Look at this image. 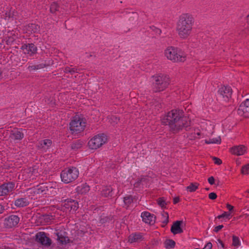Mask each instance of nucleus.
<instances>
[{"mask_svg": "<svg viewBox=\"0 0 249 249\" xmlns=\"http://www.w3.org/2000/svg\"><path fill=\"white\" fill-rule=\"evenodd\" d=\"M70 129L72 133H78L83 131L86 126V122L83 118L76 115L70 123Z\"/></svg>", "mask_w": 249, "mask_h": 249, "instance_id": "obj_7", "label": "nucleus"}, {"mask_svg": "<svg viewBox=\"0 0 249 249\" xmlns=\"http://www.w3.org/2000/svg\"><path fill=\"white\" fill-rule=\"evenodd\" d=\"M226 207L230 211H231L233 209V207L228 203L227 204Z\"/></svg>", "mask_w": 249, "mask_h": 249, "instance_id": "obj_45", "label": "nucleus"}, {"mask_svg": "<svg viewBox=\"0 0 249 249\" xmlns=\"http://www.w3.org/2000/svg\"><path fill=\"white\" fill-rule=\"evenodd\" d=\"M38 175V166L36 165L32 167L24 169L21 175V178L28 180H34Z\"/></svg>", "mask_w": 249, "mask_h": 249, "instance_id": "obj_9", "label": "nucleus"}, {"mask_svg": "<svg viewBox=\"0 0 249 249\" xmlns=\"http://www.w3.org/2000/svg\"><path fill=\"white\" fill-rule=\"evenodd\" d=\"M29 28L32 29V31L34 33H36L39 30V27L37 25L32 24L29 26Z\"/></svg>", "mask_w": 249, "mask_h": 249, "instance_id": "obj_38", "label": "nucleus"}, {"mask_svg": "<svg viewBox=\"0 0 249 249\" xmlns=\"http://www.w3.org/2000/svg\"><path fill=\"white\" fill-rule=\"evenodd\" d=\"M19 221V218L17 215H11L4 219L3 224L6 228H12L17 226Z\"/></svg>", "mask_w": 249, "mask_h": 249, "instance_id": "obj_10", "label": "nucleus"}, {"mask_svg": "<svg viewBox=\"0 0 249 249\" xmlns=\"http://www.w3.org/2000/svg\"><path fill=\"white\" fill-rule=\"evenodd\" d=\"M217 241L220 244V245H221L223 249H224L225 248V246H224V244L223 243V242L220 239H219L217 240Z\"/></svg>", "mask_w": 249, "mask_h": 249, "instance_id": "obj_49", "label": "nucleus"}, {"mask_svg": "<svg viewBox=\"0 0 249 249\" xmlns=\"http://www.w3.org/2000/svg\"><path fill=\"white\" fill-rule=\"evenodd\" d=\"M79 176V171L76 168L71 167L62 171L61 178L63 182L69 183L74 181Z\"/></svg>", "mask_w": 249, "mask_h": 249, "instance_id": "obj_6", "label": "nucleus"}, {"mask_svg": "<svg viewBox=\"0 0 249 249\" xmlns=\"http://www.w3.org/2000/svg\"><path fill=\"white\" fill-rule=\"evenodd\" d=\"M65 206L67 208H71V210L76 211L78 208V203L74 200L68 201L65 204Z\"/></svg>", "mask_w": 249, "mask_h": 249, "instance_id": "obj_24", "label": "nucleus"}, {"mask_svg": "<svg viewBox=\"0 0 249 249\" xmlns=\"http://www.w3.org/2000/svg\"><path fill=\"white\" fill-rule=\"evenodd\" d=\"M209 198L212 200H214L217 198V195L215 193H211L209 194Z\"/></svg>", "mask_w": 249, "mask_h": 249, "instance_id": "obj_40", "label": "nucleus"}, {"mask_svg": "<svg viewBox=\"0 0 249 249\" xmlns=\"http://www.w3.org/2000/svg\"><path fill=\"white\" fill-rule=\"evenodd\" d=\"M241 173L243 175L249 174V164L244 165L242 167Z\"/></svg>", "mask_w": 249, "mask_h": 249, "instance_id": "obj_36", "label": "nucleus"}, {"mask_svg": "<svg viewBox=\"0 0 249 249\" xmlns=\"http://www.w3.org/2000/svg\"><path fill=\"white\" fill-rule=\"evenodd\" d=\"M77 69L76 68H71L70 73H71V74H73V73L77 72Z\"/></svg>", "mask_w": 249, "mask_h": 249, "instance_id": "obj_46", "label": "nucleus"}, {"mask_svg": "<svg viewBox=\"0 0 249 249\" xmlns=\"http://www.w3.org/2000/svg\"><path fill=\"white\" fill-rule=\"evenodd\" d=\"M15 184L13 182L5 183L0 186V196H5L15 189Z\"/></svg>", "mask_w": 249, "mask_h": 249, "instance_id": "obj_11", "label": "nucleus"}, {"mask_svg": "<svg viewBox=\"0 0 249 249\" xmlns=\"http://www.w3.org/2000/svg\"><path fill=\"white\" fill-rule=\"evenodd\" d=\"M48 191V187L45 183L40 184L33 189V192L36 194H46Z\"/></svg>", "mask_w": 249, "mask_h": 249, "instance_id": "obj_19", "label": "nucleus"}, {"mask_svg": "<svg viewBox=\"0 0 249 249\" xmlns=\"http://www.w3.org/2000/svg\"><path fill=\"white\" fill-rule=\"evenodd\" d=\"M162 217L163 218V219L162 220V227H164L165 225H167V224L168 223L169 221V216L168 214L167 213H164L162 214Z\"/></svg>", "mask_w": 249, "mask_h": 249, "instance_id": "obj_34", "label": "nucleus"}, {"mask_svg": "<svg viewBox=\"0 0 249 249\" xmlns=\"http://www.w3.org/2000/svg\"><path fill=\"white\" fill-rule=\"evenodd\" d=\"M70 70H71V68L70 67H66L65 68L64 71L65 73H70Z\"/></svg>", "mask_w": 249, "mask_h": 249, "instance_id": "obj_48", "label": "nucleus"}, {"mask_svg": "<svg viewBox=\"0 0 249 249\" xmlns=\"http://www.w3.org/2000/svg\"><path fill=\"white\" fill-rule=\"evenodd\" d=\"M205 143L207 144L210 143H220L221 138L220 137H218L215 139H209V140H205Z\"/></svg>", "mask_w": 249, "mask_h": 249, "instance_id": "obj_32", "label": "nucleus"}, {"mask_svg": "<svg viewBox=\"0 0 249 249\" xmlns=\"http://www.w3.org/2000/svg\"><path fill=\"white\" fill-rule=\"evenodd\" d=\"M247 150V147L244 145H235L230 149V152L236 156H241L245 154Z\"/></svg>", "mask_w": 249, "mask_h": 249, "instance_id": "obj_14", "label": "nucleus"}, {"mask_svg": "<svg viewBox=\"0 0 249 249\" xmlns=\"http://www.w3.org/2000/svg\"><path fill=\"white\" fill-rule=\"evenodd\" d=\"M112 191L113 189L111 186H104L101 191V195L105 197H111Z\"/></svg>", "mask_w": 249, "mask_h": 249, "instance_id": "obj_20", "label": "nucleus"}, {"mask_svg": "<svg viewBox=\"0 0 249 249\" xmlns=\"http://www.w3.org/2000/svg\"><path fill=\"white\" fill-rule=\"evenodd\" d=\"M214 178L213 177H211L208 179V181L211 185H213L214 183Z\"/></svg>", "mask_w": 249, "mask_h": 249, "instance_id": "obj_44", "label": "nucleus"}, {"mask_svg": "<svg viewBox=\"0 0 249 249\" xmlns=\"http://www.w3.org/2000/svg\"><path fill=\"white\" fill-rule=\"evenodd\" d=\"M199 185V184L197 182L191 183L190 184L186 187V190L190 192H194L198 188Z\"/></svg>", "mask_w": 249, "mask_h": 249, "instance_id": "obj_28", "label": "nucleus"}, {"mask_svg": "<svg viewBox=\"0 0 249 249\" xmlns=\"http://www.w3.org/2000/svg\"><path fill=\"white\" fill-rule=\"evenodd\" d=\"M142 239V236L141 233L131 234L128 237V241L131 243L140 241Z\"/></svg>", "mask_w": 249, "mask_h": 249, "instance_id": "obj_22", "label": "nucleus"}, {"mask_svg": "<svg viewBox=\"0 0 249 249\" xmlns=\"http://www.w3.org/2000/svg\"><path fill=\"white\" fill-rule=\"evenodd\" d=\"M179 201V197H176L174 198L173 202L174 204H176L178 203Z\"/></svg>", "mask_w": 249, "mask_h": 249, "instance_id": "obj_47", "label": "nucleus"}, {"mask_svg": "<svg viewBox=\"0 0 249 249\" xmlns=\"http://www.w3.org/2000/svg\"><path fill=\"white\" fill-rule=\"evenodd\" d=\"M77 190L79 193L86 194L89 191V186L86 183L83 184L81 186H78Z\"/></svg>", "mask_w": 249, "mask_h": 249, "instance_id": "obj_26", "label": "nucleus"}, {"mask_svg": "<svg viewBox=\"0 0 249 249\" xmlns=\"http://www.w3.org/2000/svg\"><path fill=\"white\" fill-rule=\"evenodd\" d=\"M196 134L198 135V136H200V132L199 131H197L196 132Z\"/></svg>", "mask_w": 249, "mask_h": 249, "instance_id": "obj_53", "label": "nucleus"}, {"mask_svg": "<svg viewBox=\"0 0 249 249\" xmlns=\"http://www.w3.org/2000/svg\"><path fill=\"white\" fill-rule=\"evenodd\" d=\"M4 211V207L1 205H0V214L2 213Z\"/></svg>", "mask_w": 249, "mask_h": 249, "instance_id": "obj_50", "label": "nucleus"}, {"mask_svg": "<svg viewBox=\"0 0 249 249\" xmlns=\"http://www.w3.org/2000/svg\"><path fill=\"white\" fill-rule=\"evenodd\" d=\"M205 190L208 191V190H209V188H205Z\"/></svg>", "mask_w": 249, "mask_h": 249, "instance_id": "obj_54", "label": "nucleus"}, {"mask_svg": "<svg viewBox=\"0 0 249 249\" xmlns=\"http://www.w3.org/2000/svg\"><path fill=\"white\" fill-rule=\"evenodd\" d=\"M132 14H136V13H135V12H132Z\"/></svg>", "mask_w": 249, "mask_h": 249, "instance_id": "obj_55", "label": "nucleus"}, {"mask_svg": "<svg viewBox=\"0 0 249 249\" xmlns=\"http://www.w3.org/2000/svg\"><path fill=\"white\" fill-rule=\"evenodd\" d=\"M24 137V134L21 130L18 128H14L11 132L10 138L13 140H21Z\"/></svg>", "mask_w": 249, "mask_h": 249, "instance_id": "obj_17", "label": "nucleus"}, {"mask_svg": "<svg viewBox=\"0 0 249 249\" xmlns=\"http://www.w3.org/2000/svg\"><path fill=\"white\" fill-rule=\"evenodd\" d=\"M153 91L155 92L164 90L170 84L169 77L162 73H157L151 77Z\"/></svg>", "mask_w": 249, "mask_h": 249, "instance_id": "obj_3", "label": "nucleus"}, {"mask_svg": "<svg viewBox=\"0 0 249 249\" xmlns=\"http://www.w3.org/2000/svg\"><path fill=\"white\" fill-rule=\"evenodd\" d=\"M123 13L124 14H127V13H129L130 12L128 11V9H124Z\"/></svg>", "mask_w": 249, "mask_h": 249, "instance_id": "obj_51", "label": "nucleus"}, {"mask_svg": "<svg viewBox=\"0 0 249 249\" xmlns=\"http://www.w3.org/2000/svg\"><path fill=\"white\" fill-rule=\"evenodd\" d=\"M36 241L47 247L50 246L52 244L51 239L43 232H39L36 234Z\"/></svg>", "mask_w": 249, "mask_h": 249, "instance_id": "obj_13", "label": "nucleus"}, {"mask_svg": "<svg viewBox=\"0 0 249 249\" xmlns=\"http://www.w3.org/2000/svg\"><path fill=\"white\" fill-rule=\"evenodd\" d=\"M247 192L249 193V190H248Z\"/></svg>", "mask_w": 249, "mask_h": 249, "instance_id": "obj_56", "label": "nucleus"}, {"mask_svg": "<svg viewBox=\"0 0 249 249\" xmlns=\"http://www.w3.org/2000/svg\"><path fill=\"white\" fill-rule=\"evenodd\" d=\"M84 144V142L80 141L77 140L73 142L71 144V148L73 150H76L81 148Z\"/></svg>", "mask_w": 249, "mask_h": 249, "instance_id": "obj_27", "label": "nucleus"}, {"mask_svg": "<svg viewBox=\"0 0 249 249\" xmlns=\"http://www.w3.org/2000/svg\"><path fill=\"white\" fill-rule=\"evenodd\" d=\"M212 244L211 242H208L202 249H211L212 248Z\"/></svg>", "mask_w": 249, "mask_h": 249, "instance_id": "obj_42", "label": "nucleus"}, {"mask_svg": "<svg viewBox=\"0 0 249 249\" xmlns=\"http://www.w3.org/2000/svg\"><path fill=\"white\" fill-rule=\"evenodd\" d=\"M183 224L182 221H176L174 222L171 228V231L174 234L180 233L183 232V230L181 228V224Z\"/></svg>", "mask_w": 249, "mask_h": 249, "instance_id": "obj_18", "label": "nucleus"}, {"mask_svg": "<svg viewBox=\"0 0 249 249\" xmlns=\"http://www.w3.org/2000/svg\"><path fill=\"white\" fill-rule=\"evenodd\" d=\"M29 204V202L26 198H21L17 199L15 202V205L18 207H23L27 206Z\"/></svg>", "mask_w": 249, "mask_h": 249, "instance_id": "obj_25", "label": "nucleus"}, {"mask_svg": "<svg viewBox=\"0 0 249 249\" xmlns=\"http://www.w3.org/2000/svg\"><path fill=\"white\" fill-rule=\"evenodd\" d=\"M165 57L173 63L182 62L185 61L186 56L185 53L177 47L168 46L164 51Z\"/></svg>", "mask_w": 249, "mask_h": 249, "instance_id": "obj_4", "label": "nucleus"}, {"mask_svg": "<svg viewBox=\"0 0 249 249\" xmlns=\"http://www.w3.org/2000/svg\"><path fill=\"white\" fill-rule=\"evenodd\" d=\"M213 160L214 161V163L216 164L220 165L222 163L221 160L218 158L213 157Z\"/></svg>", "mask_w": 249, "mask_h": 249, "instance_id": "obj_39", "label": "nucleus"}, {"mask_svg": "<svg viewBox=\"0 0 249 249\" xmlns=\"http://www.w3.org/2000/svg\"><path fill=\"white\" fill-rule=\"evenodd\" d=\"M58 9L59 6L56 3L53 2L51 4L50 10L52 13H55L56 11L58 10Z\"/></svg>", "mask_w": 249, "mask_h": 249, "instance_id": "obj_33", "label": "nucleus"}, {"mask_svg": "<svg viewBox=\"0 0 249 249\" xmlns=\"http://www.w3.org/2000/svg\"><path fill=\"white\" fill-rule=\"evenodd\" d=\"M133 199L131 196H126L124 197V202L126 207H128L129 205L132 202Z\"/></svg>", "mask_w": 249, "mask_h": 249, "instance_id": "obj_35", "label": "nucleus"}, {"mask_svg": "<svg viewBox=\"0 0 249 249\" xmlns=\"http://www.w3.org/2000/svg\"><path fill=\"white\" fill-rule=\"evenodd\" d=\"M52 141L49 139H45L40 142L38 147L46 149H48L52 144Z\"/></svg>", "mask_w": 249, "mask_h": 249, "instance_id": "obj_23", "label": "nucleus"}, {"mask_svg": "<svg viewBox=\"0 0 249 249\" xmlns=\"http://www.w3.org/2000/svg\"><path fill=\"white\" fill-rule=\"evenodd\" d=\"M57 240L62 244H66L69 242V239L68 237L63 236L60 233H57Z\"/></svg>", "mask_w": 249, "mask_h": 249, "instance_id": "obj_29", "label": "nucleus"}, {"mask_svg": "<svg viewBox=\"0 0 249 249\" xmlns=\"http://www.w3.org/2000/svg\"><path fill=\"white\" fill-rule=\"evenodd\" d=\"M162 123L169 125L170 130L173 133H178L185 129L187 131L190 129L191 121L184 116L182 110L173 109L161 120Z\"/></svg>", "mask_w": 249, "mask_h": 249, "instance_id": "obj_1", "label": "nucleus"}, {"mask_svg": "<svg viewBox=\"0 0 249 249\" xmlns=\"http://www.w3.org/2000/svg\"><path fill=\"white\" fill-rule=\"evenodd\" d=\"M53 64V61L51 60H49L48 62L47 63L45 62V63H42L40 64L37 65H35V66H29L28 68L29 70L30 71H33V70H36L40 69H42L45 67L50 66Z\"/></svg>", "mask_w": 249, "mask_h": 249, "instance_id": "obj_21", "label": "nucleus"}, {"mask_svg": "<svg viewBox=\"0 0 249 249\" xmlns=\"http://www.w3.org/2000/svg\"><path fill=\"white\" fill-rule=\"evenodd\" d=\"M230 213H228L227 212H224L222 214L217 216V218L218 219H220L225 217H228L230 216Z\"/></svg>", "mask_w": 249, "mask_h": 249, "instance_id": "obj_41", "label": "nucleus"}, {"mask_svg": "<svg viewBox=\"0 0 249 249\" xmlns=\"http://www.w3.org/2000/svg\"><path fill=\"white\" fill-rule=\"evenodd\" d=\"M232 246L235 248H238L240 245V242L239 237L235 235H233L232 236Z\"/></svg>", "mask_w": 249, "mask_h": 249, "instance_id": "obj_31", "label": "nucleus"}, {"mask_svg": "<svg viewBox=\"0 0 249 249\" xmlns=\"http://www.w3.org/2000/svg\"><path fill=\"white\" fill-rule=\"evenodd\" d=\"M223 227V225H221L217 226H216L214 229V231L216 232L219 231L220 230H221Z\"/></svg>", "mask_w": 249, "mask_h": 249, "instance_id": "obj_43", "label": "nucleus"}, {"mask_svg": "<svg viewBox=\"0 0 249 249\" xmlns=\"http://www.w3.org/2000/svg\"><path fill=\"white\" fill-rule=\"evenodd\" d=\"M107 141V137L104 134H98L93 137L88 143L90 148L92 149H96Z\"/></svg>", "mask_w": 249, "mask_h": 249, "instance_id": "obj_8", "label": "nucleus"}, {"mask_svg": "<svg viewBox=\"0 0 249 249\" xmlns=\"http://www.w3.org/2000/svg\"><path fill=\"white\" fill-rule=\"evenodd\" d=\"M23 53L25 54L32 56L36 53L37 48L34 44H24L21 47Z\"/></svg>", "mask_w": 249, "mask_h": 249, "instance_id": "obj_15", "label": "nucleus"}, {"mask_svg": "<svg viewBox=\"0 0 249 249\" xmlns=\"http://www.w3.org/2000/svg\"><path fill=\"white\" fill-rule=\"evenodd\" d=\"M195 23V18L190 13H183L179 16L176 31L180 38L186 39L192 35Z\"/></svg>", "mask_w": 249, "mask_h": 249, "instance_id": "obj_2", "label": "nucleus"}, {"mask_svg": "<svg viewBox=\"0 0 249 249\" xmlns=\"http://www.w3.org/2000/svg\"><path fill=\"white\" fill-rule=\"evenodd\" d=\"M141 217H142V221L145 223L153 225L155 222L156 217L154 214H152L149 212H144L142 213Z\"/></svg>", "mask_w": 249, "mask_h": 249, "instance_id": "obj_16", "label": "nucleus"}, {"mask_svg": "<svg viewBox=\"0 0 249 249\" xmlns=\"http://www.w3.org/2000/svg\"><path fill=\"white\" fill-rule=\"evenodd\" d=\"M175 242L171 239L166 240L164 242V246L166 249L174 248L175 246Z\"/></svg>", "mask_w": 249, "mask_h": 249, "instance_id": "obj_30", "label": "nucleus"}, {"mask_svg": "<svg viewBox=\"0 0 249 249\" xmlns=\"http://www.w3.org/2000/svg\"><path fill=\"white\" fill-rule=\"evenodd\" d=\"M157 201L158 204L162 208L165 207L166 204L163 198H159Z\"/></svg>", "mask_w": 249, "mask_h": 249, "instance_id": "obj_37", "label": "nucleus"}, {"mask_svg": "<svg viewBox=\"0 0 249 249\" xmlns=\"http://www.w3.org/2000/svg\"><path fill=\"white\" fill-rule=\"evenodd\" d=\"M113 118L114 119H115V122H116V123H117V122H118V121H119V119H117V117H114V116H113Z\"/></svg>", "mask_w": 249, "mask_h": 249, "instance_id": "obj_52", "label": "nucleus"}, {"mask_svg": "<svg viewBox=\"0 0 249 249\" xmlns=\"http://www.w3.org/2000/svg\"><path fill=\"white\" fill-rule=\"evenodd\" d=\"M238 114L245 117H249V99H246L242 103L237 110Z\"/></svg>", "mask_w": 249, "mask_h": 249, "instance_id": "obj_12", "label": "nucleus"}, {"mask_svg": "<svg viewBox=\"0 0 249 249\" xmlns=\"http://www.w3.org/2000/svg\"><path fill=\"white\" fill-rule=\"evenodd\" d=\"M232 89L228 86H222L218 91L217 100L223 106H227L231 102Z\"/></svg>", "mask_w": 249, "mask_h": 249, "instance_id": "obj_5", "label": "nucleus"}]
</instances>
